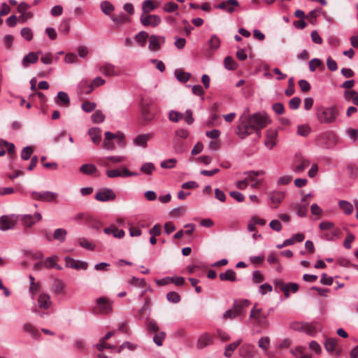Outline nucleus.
I'll list each match as a JSON object with an SVG mask.
<instances>
[{"label":"nucleus","mask_w":358,"mask_h":358,"mask_svg":"<svg viewBox=\"0 0 358 358\" xmlns=\"http://www.w3.org/2000/svg\"><path fill=\"white\" fill-rule=\"evenodd\" d=\"M260 310V309L256 310L255 307H254L251 310L250 317L255 319L258 323L262 324L264 322V319L262 318Z\"/></svg>","instance_id":"obj_48"},{"label":"nucleus","mask_w":358,"mask_h":358,"mask_svg":"<svg viewBox=\"0 0 358 358\" xmlns=\"http://www.w3.org/2000/svg\"><path fill=\"white\" fill-rule=\"evenodd\" d=\"M310 132V127L308 124L298 126L297 134L301 136H307Z\"/></svg>","instance_id":"obj_53"},{"label":"nucleus","mask_w":358,"mask_h":358,"mask_svg":"<svg viewBox=\"0 0 358 358\" xmlns=\"http://www.w3.org/2000/svg\"><path fill=\"white\" fill-rule=\"evenodd\" d=\"M42 54L41 52H30L24 56L22 60V65L24 68H27L29 64H35L38 59V55Z\"/></svg>","instance_id":"obj_19"},{"label":"nucleus","mask_w":358,"mask_h":358,"mask_svg":"<svg viewBox=\"0 0 358 358\" xmlns=\"http://www.w3.org/2000/svg\"><path fill=\"white\" fill-rule=\"evenodd\" d=\"M295 158L299 159V164L293 166L292 170L296 173H302L305 170V169L310 164V161L303 157L300 153L296 154L295 155Z\"/></svg>","instance_id":"obj_15"},{"label":"nucleus","mask_w":358,"mask_h":358,"mask_svg":"<svg viewBox=\"0 0 358 358\" xmlns=\"http://www.w3.org/2000/svg\"><path fill=\"white\" fill-rule=\"evenodd\" d=\"M157 7L155 1L152 0H145L142 3V10L143 13H149Z\"/></svg>","instance_id":"obj_33"},{"label":"nucleus","mask_w":358,"mask_h":358,"mask_svg":"<svg viewBox=\"0 0 358 358\" xmlns=\"http://www.w3.org/2000/svg\"><path fill=\"white\" fill-rule=\"evenodd\" d=\"M18 216L14 214L4 215L0 217V230L8 231L15 228Z\"/></svg>","instance_id":"obj_4"},{"label":"nucleus","mask_w":358,"mask_h":358,"mask_svg":"<svg viewBox=\"0 0 358 358\" xmlns=\"http://www.w3.org/2000/svg\"><path fill=\"white\" fill-rule=\"evenodd\" d=\"M338 207L346 215H351L354 210L352 204L345 200L339 201Z\"/></svg>","instance_id":"obj_27"},{"label":"nucleus","mask_w":358,"mask_h":358,"mask_svg":"<svg viewBox=\"0 0 358 358\" xmlns=\"http://www.w3.org/2000/svg\"><path fill=\"white\" fill-rule=\"evenodd\" d=\"M106 173V176L110 178L117 177L127 178L138 176V173L131 172L126 167H122L121 171L119 169H108Z\"/></svg>","instance_id":"obj_8"},{"label":"nucleus","mask_w":358,"mask_h":358,"mask_svg":"<svg viewBox=\"0 0 358 358\" xmlns=\"http://www.w3.org/2000/svg\"><path fill=\"white\" fill-rule=\"evenodd\" d=\"M148 37V34L145 31H141L135 36V40L139 46L144 47Z\"/></svg>","instance_id":"obj_35"},{"label":"nucleus","mask_w":358,"mask_h":358,"mask_svg":"<svg viewBox=\"0 0 358 358\" xmlns=\"http://www.w3.org/2000/svg\"><path fill=\"white\" fill-rule=\"evenodd\" d=\"M284 197L285 192L283 191H273L270 194V201L275 205L274 207L275 208L280 203Z\"/></svg>","instance_id":"obj_25"},{"label":"nucleus","mask_w":358,"mask_h":358,"mask_svg":"<svg viewBox=\"0 0 358 358\" xmlns=\"http://www.w3.org/2000/svg\"><path fill=\"white\" fill-rule=\"evenodd\" d=\"M183 117L182 113L176 110H171L169 114V120L173 122H178L180 120L182 119Z\"/></svg>","instance_id":"obj_50"},{"label":"nucleus","mask_w":358,"mask_h":358,"mask_svg":"<svg viewBox=\"0 0 358 358\" xmlns=\"http://www.w3.org/2000/svg\"><path fill=\"white\" fill-rule=\"evenodd\" d=\"M154 136L152 133H147L143 134L138 135L133 140V144L135 146L146 148L148 146V142Z\"/></svg>","instance_id":"obj_13"},{"label":"nucleus","mask_w":358,"mask_h":358,"mask_svg":"<svg viewBox=\"0 0 358 358\" xmlns=\"http://www.w3.org/2000/svg\"><path fill=\"white\" fill-rule=\"evenodd\" d=\"M65 265L68 268H71L77 271L86 270L88 267V263L81 260L75 259L71 257L64 258Z\"/></svg>","instance_id":"obj_9"},{"label":"nucleus","mask_w":358,"mask_h":358,"mask_svg":"<svg viewBox=\"0 0 358 358\" xmlns=\"http://www.w3.org/2000/svg\"><path fill=\"white\" fill-rule=\"evenodd\" d=\"M213 337L210 336L208 334L205 333L201 335L199 338L196 343V346L199 349H203L206 347L208 345L212 343Z\"/></svg>","instance_id":"obj_23"},{"label":"nucleus","mask_w":358,"mask_h":358,"mask_svg":"<svg viewBox=\"0 0 358 358\" xmlns=\"http://www.w3.org/2000/svg\"><path fill=\"white\" fill-rule=\"evenodd\" d=\"M176 78L182 83H186L190 78L191 74L182 69H176L174 72Z\"/></svg>","instance_id":"obj_36"},{"label":"nucleus","mask_w":358,"mask_h":358,"mask_svg":"<svg viewBox=\"0 0 358 358\" xmlns=\"http://www.w3.org/2000/svg\"><path fill=\"white\" fill-rule=\"evenodd\" d=\"M70 31V23L69 20H64L59 26V31L64 34H67Z\"/></svg>","instance_id":"obj_59"},{"label":"nucleus","mask_w":358,"mask_h":358,"mask_svg":"<svg viewBox=\"0 0 358 358\" xmlns=\"http://www.w3.org/2000/svg\"><path fill=\"white\" fill-rule=\"evenodd\" d=\"M24 332L29 333L34 338H38L40 333L38 329L30 323H25L22 327Z\"/></svg>","instance_id":"obj_31"},{"label":"nucleus","mask_w":358,"mask_h":358,"mask_svg":"<svg viewBox=\"0 0 358 358\" xmlns=\"http://www.w3.org/2000/svg\"><path fill=\"white\" fill-rule=\"evenodd\" d=\"M105 83V80H103L100 76L96 77L92 82L90 83V90L86 91L87 94L90 93L94 87L103 85Z\"/></svg>","instance_id":"obj_45"},{"label":"nucleus","mask_w":358,"mask_h":358,"mask_svg":"<svg viewBox=\"0 0 358 358\" xmlns=\"http://www.w3.org/2000/svg\"><path fill=\"white\" fill-rule=\"evenodd\" d=\"M155 169V167L152 162H146L141 166V171L147 175H150L152 173Z\"/></svg>","instance_id":"obj_49"},{"label":"nucleus","mask_w":358,"mask_h":358,"mask_svg":"<svg viewBox=\"0 0 358 358\" xmlns=\"http://www.w3.org/2000/svg\"><path fill=\"white\" fill-rule=\"evenodd\" d=\"M67 231L65 229L59 228L55 230L53 238L63 243L66 237Z\"/></svg>","instance_id":"obj_37"},{"label":"nucleus","mask_w":358,"mask_h":358,"mask_svg":"<svg viewBox=\"0 0 358 358\" xmlns=\"http://www.w3.org/2000/svg\"><path fill=\"white\" fill-rule=\"evenodd\" d=\"M290 328L294 331L305 332L314 336L317 333L316 328L310 323L302 322H294L290 324Z\"/></svg>","instance_id":"obj_3"},{"label":"nucleus","mask_w":358,"mask_h":358,"mask_svg":"<svg viewBox=\"0 0 358 358\" xmlns=\"http://www.w3.org/2000/svg\"><path fill=\"white\" fill-rule=\"evenodd\" d=\"M178 8V5L173 2L166 3L163 10L166 13H173Z\"/></svg>","instance_id":"obj_61"},{"label":"nucleus","mask_w":358,"mask_h":358,"mask_svg":"<svg viewBox=\"0 0 358 358\" xmlns=\"http://www.w3.org/2000/svg\"><path fill=\"white\" fill-rule=\"evenodd\" d=\"M219 276L222 281L236 282L237 280L236 273L232 269H228L225 272L220 273Z\"/></svg>","instance_id":"obj_28"},{"label":"nucleus","mask_w":358,"mask_h":358,"mask_svg":"<svg viewBox=\"0 0 358 358\" xmlns=\"http://www.w3.org/2000/svg\"><path fill=\"white\" fill-rule=\"evenodd\" d=\"M341 230L339 228L334 227L329 234L324 235V238L327 241H335L341 238Z\"/></svg>","instance_id":"obj_32"},{"label":"nucleus","mask_w":358,"mask_h":358,"mask_svg":"<svg viewBox=\"0 0 358 358\" xmlns=\"http://www.w3.org/2000/svg\"><path fill=\"white\" fill-rule=\"evenodd\" d=\"M106 116L101 110H96L91 116L93 123H101L105 120Z\"/></svg>","instance_id":"obj_39"},{"label":"nucleus","mask_w":358,"mask_h":358,"mask_svg":"<svg viewBox=\"0 0 358 358\" xmlns=\"http://www.w3.org/2000/svg\"><path fill=\"white\" fill-rule=\"evenodd\" d=\"M57 256L47 257L43 262V265L45 268H52L53 266H55V262H57Z\"/></svg>","instance_id":"obj_60"},{"label":"nucleus","mask_w":358,"mask_h":358,"mask_svg":"<svg viewBox=\"0 0 358 358\" xmlns=\"http://www.w3.org/2000/svg\"><path fill=\"white\" fill-rule=\"evenodd\" d=\"M88 134L92 142L99 144L101 140V130L98 127H92L88 130Z\"/></svg>","instance_id":"obj_26"},{"label":"nucleus","mask_w":358,"mask_h":358,"mask_svg":"<svg viewBox=\"0 0 358 358\" xmlns=\"http://www.w3.org/2000/svg\"><path fill=\"white\" fill-rule=\"evenodd\" d=\"M336 345H337V339L335 338H327L324 342L325 349L328 352H332L335 350Z\"/></svg>","instance_id":"obj_41"},{"label":"nucleus","mask_w":358,"mask_h":358,"mask_svg":"<svg viewBox=\"0 0 358 358\" xmlns=\"http://www.w3.org/2000/svg\"><path fill=\"white\" fill-rule=\"evenodd\" d=\"M250 304V301L248 299H242L239 301H235L234 304V308H235L239 314L242 313L243 308L249 306Z\"/></svg>","instance_id":"obj_38"},{"label":"nucleus","mask_w":358,"mask_h":358,"mask_svg":"<svg viewBox=\"0 0 358 358\" xmlns=\"http://www.w3.org/2000/svg\"><path fill=\"white\" fill-rule=\"evenodd\" d=\"M99 71L105 76L111 77L117 75L115 66L109 62H105L99 69Z\"/></svg>","instance_id":"obj_18"},{"label":"nucleus","mask_w":358,"mask_h":358,"mask_svg":"<svg viewBox=\"0 0 358 358\" xmlns=\"http://www.w3.org/2000/svg\"><path fill=\"white\" fill-rule=\"evenodd\" d=\"M301 104V99L297 96H294L289 101V107L292 110L297 109Z\"/></svg>","instance_id":"obj_64"},{"label":"nucleus","mask_w":358,"mask_h":358,"mask_svg":"<svg viewBox=\"0 0 358 358\" xmlns=\"http://www.w3.org/2000/svg\"><path fill=\"white\" fill-rule=\"evenodd\" d=\"M96 106V105L94 102H90L87 101H84L81 105L82 109L86 113H90L93 111Z\"/></svg>","instance_id":"obj_54"},{"label":"nucleus","mask_w":358,"mask_h":358,"mask_svg":"<svg viewBox=\"0 0 358 358\" xmlns=\"http://www.w3.org/2000/svg\"><path fill=\"white\" fill-rule=\"evenodd\" d=\"M176 163L177 160L176 159L171 158L162 161L160 164V166L162 169H172L176 166Z\"/></svg>","instance_id":"obj_51"},{"label":"nucleus","mask_w":358,"mask_h":358,"mask_svg":"<svg viewBox=\"0 0 358 358\" xmlns=\"http://www.w3.org/2000/svg\"><path fill=\"white\" fill-rule=\"evenodd\" d=\"M65 287L64 282L61 280H58L55 282L52 291L55 294H61L64 292Z\"/></svg>","instance_id":"obj_40"},{"label":"nucleus","mask_w":358,"mask_h":358,"mask_svg":"<svg viewBox=\"0 0 358 358\" xmlns=\"http://www.w3.org/2000/svg\"><path fill=\"white\" fill-rule=\"evenodd\" d=\"M129 282L131 285L138 286L140 287H145V281L143 278L139 279L134 276L130 279Z\"/></svg>","instance_id":"obj_58"},{"label":"nucleus","mask_w":358,"mask_h":358,"mask_svg":"<svg viewBox=\"0 0 358 358\" xmlns=\"http://www.w3.org/2000/svg\"><path fill=\"white\" fill-rule=\"evenodd\" d=\"M100 7L105 15H109L115 10L114 6L108 1H102L100 4Z\"/></svg>","instance_id":"obj_42"},{"label":"nucleus","mask_w":358,"mask_h":358,"mask_svg":"<svg viewBox=\"0 0 358 358\" xmlns=\"http://www.w3.org/2000/svg\"><path fill=\"white\" fill-rule=\"evenodd\" d=\"M338 115V109L336 106L328 107L320 106L317 108L316 116L318 121L322 124L334 123Z\"/></svg>","instance_id":"obj_2"},{"label":"nucleus","mask_w":358,"mask_h":358,"mask_svg":"<svg viewBox=\"0 0 358 358\" xmlns=\"http://www.w3.org/2000/svg\"><path fill=\"white\" fill-rule=\"evenodd\" d=\"M165 42L164 36L151 35L149 40V49L152 51H157Z\"/></svg>","instance_id":"obj_14"},{"label":"nucleus","mask_w":358,"mask_h":358,"mask_svg":"<svg viewBox=\"0 0 358 358\" xmlns=\"http://www.w3.org/2000/svg\"><path fill=\"white\" fill-rule=\"evenodd\" d=\"M18 220L22 222V224L26 228L31 227L36 222L42 220V215L40 213H35L34 215L24 214L20 215Z\"/></svg>","instance_id":"obj_5"},{"label":"nucleus","mask_w":358,"mask_h":358,"mask_svg":"<svg viewBox=\"0 0 358 358\" xmlns=\"http://www.w3.org/2000/svg\"><path fill=\"white\" fill-rule=\"evenodd\" d=\"M167 300L173 303H178L180 301L181 297L178 292H170L166 294Z\"/></svg>","instance_id":"obj_46"},{"label":"nucleus","mask_w":358,"mask_h":358,"mask_svg":"<svg viewBox=\"0 0 358 358\" xmlns=\"http://www.w3.org/2000/svg\"><path fill=\"white\" fill-rule=\"evenodd\" d=\"M266 121V113H257L252 115H247L244 113L239 118L236 134L240 138L244 139L253 133H257L264 127Z\"/></svg>","instance_id":"obj_1"},{"label":"nucleus","mask_w":358,"mask_h":358,"mask_svg":"<svg viewBox=\"0 0 358 358\" xmlns=\"http://www.w3.org/2000/svg\"><path fill=\"white\" fill-rule=\"evenodd\" d=\"M116 198V194L113 189L110 188H104L96 192L95 199L97 201L106 202L113 201Z\"/></svg>","instance_id":"obj_10"},{"label":"nucleus","mask_w":358,"mask_h":358,"mask_svg":"<svg viewBox=\"0 0 358 358\" xmlns=\"http://www.w3.org/2000/svg\"><path fill=\"white\" fill-rule=\"evenodd\" d=\"M166 334L164 331H161L159 334H157L153 337V341L157 346H162L163 344V341L165 338Z\"/></svg>","instance_id":"obj_55"},{"label":"nucleus","mask_w":358,"mask_h":358,"mask_svg":"<svg viewBox=\"0 0 358 358\" xmlns=\"http://www.w3.org/2000/svg\"><path fill=\"white\" fill-rule=\"evenodd\" d=\"M175 135L178 138L185 140L188 138L189 133L187 129L181 128L175 131Z\"/></svg>","instance_id":"obj_57"},{"label":"nucleus","mask_w":358,"mask_h":358,"mask_svg":"<svg viewBox=\"0 0 358 358\" xmlns=\"http://www.w3.org/2000/svg\"><path fill=\"white\" fill-rule=\"evenodd\" d=\"M224 67L228 70H234L236 68V63L231 57L227 56L224 60Z\"/></svg>","instance_id":"obj_52"},{"label":"nucleus","mask_w":358,"mask_h":358,"mask_svg":"<svg viewBox=\"0 0 358 358\" xmlns=\"http://www.w3.org/2000/svg\"><path fill=\"white\" fill-rule=\"evenodd\" d=\"M141 23L143 26L157 27L162 22L159 15H141L140 17Z\"/></svg>","instance_id":"obj_11"},{"label":"nucleus","mask_w":358,"mask_h":358,"mask_svg":"<svg viewBox=\"0 0 358 358\" xmlns=\"http://www.w3.org/2000/svg\"><path fill=\"white\" fill-rule=\"evenodd\" d=\"M80 171L87 175H92L96 171V167L92 164H85L81 166Z\"/></svg>","instance_id":"obj_43"},{"label":"nucleus","mask_w":358,"mask_h":358,"mask_svg":"<svg viewBox=\"0 0 358 358\" xmlns=\"http://www.w3.org/2000/svg\"><path fill=\"white\" fill-rule=\"evenodd\" d=\"M255 355V346L245 343L239 349V355L243 358H250Z\"/></svg>","instance_id":"obj_21"},{"label":"nucleus","mask_w":358,"mask_h":358,"mask_svg":"<svg viewBox=\"0 0 358 358\" xmlns=\"http://www.w3.org/2000/svg\"><path fill=\"white\" fill-rule=\"evenodd\" d=\"M94 310L102 314H108L112 312V303L106 297H99L96 299Z\"/></svg>","instance_id":"obj_7"},{"label":"nucleus","mask_w":358,"mask_h":358,"mask_svg":"<svg viewBox=\"0 0 358 358\" xmlns=\"http://www.w3.org/2000/svg\"><path fill=\"white\" fill-rule=\"evenodd\" d=\"M32 153V148L31 146H27L23 148L21 153V157L23 160H28L30 158Z\"/></svg>","instance_id":"obj_62"},{"label":"nucleus","mask_w":358,"mask_h":358,"mask_svg":"<svg viewBox=\"0 0 358 358\" xmlns=\"http://www.w3.org/2000/svg\"><path fill=\"white\" fill-rule=\"evenodd\" d=\"M110 19L113 22L120 25L124 23H126L129 21V17L124 13H120V15L115 16L112 15Z\"/></svg>","instance_id":"obj_44"},{"label":"nucleus","mask_w":358,"mask_h":358,"mask_svg":"<svg viewBox=\"0 0 358 358\" xmlns=\"http://www.w3.org/2000/svg\"><path fill=\"white\" fill-rule=\"evenodd\" d=\"M105 234L110 235L112 234L113 237L122 238L124 236V231L122 229H118L116 227H106L103 229Z\"/></svg>","instance_id":"obj_30"},{"label":"nucleus","mask_w":358,"mask_h":358,"mask_svg":"<svg viewBox=\"0 0 358 358\" xmlns=\"http://www.w3.org/2000/svg\"><path fill=\"white\" fill-rule=\"evenodd\" d=\"M278 288L284 293L286 298H288L289 296V292L295 293L298 291L299 285L296 283H280L278 285Z\"/></svg>","instance_id":"obj_17"},{"label":"nucleus","mask_w":358,"mask_h":358,"mask_svg":"<svg viewBox=\"0 0 358 358\" xmlns=\"http://www.w3.org/2000/svg\"><path fill=\"white\" fill-rule=\"evenodd\" d=\"M38 304L40 308L48 309L51 305V300L49 294L42 293L38 299Z\"/></svg>","instance_id":"obj_24"},{"label":"nucleus","mask_w":358,"mask_h":358,"mask_svg":"<svg viewBox=\"0 0 358 358\" xmlns=\"http://www.w3.org/2000/svg\"><path fill=\"white\" fill-rule=\"evenodd\" d=\"M8 152L10 155H13L15 152V145L12 143H9L3 139H0V156H3Z\"/></svg>","instance_id":"obj_20"},{"label":"nucleus","mask_w":358,"mask_h":358,"mask_svg":"<svg viewBox=\"0 0 358 358\" xmlns=\"http://www.w3.org/2000/svg\"><path fill=\"white\" fill-rule=\"evenodd\" d=\"M29 7V5L25 2H21L17 6V11L21 14L20 19L22 22H25L33 17L32 13L27 11Z\"/></svg>","instance_id":"obj_16"},{"label":"nucleus","mask_w":358,"mask_h":358,"mask_svg":"<svg viewBox=\"0 0 358 358\" xmlns=\"http://www.w3.org/2000/svg\"><path fill=\"white\" fill-rule=\"evenodd\" d=\"M237 7H239V3L237 0L223 1L216 6V8L228 13H234Z\"/></svg>","instance_id":"obj_12"},{"label":"nucleus","mask_w":358,"mask_h":358,"mask_svg":"<svg viewBox=\"0 0 358 358\" xmlns=\"http://www.w3.org/2000/svg\"><path fill=\"white\" fill-rule=\"evenodd\" d=\"M55 102L59 106L68 107L70 104V99L66 92L61 91L55 97Z\"/></svg>","instance_id":"obj_22"},{"label":"nucleus","mask_w":358,"mask_h":358,"mask_svg":"<svg viewBox=\"0 0 358 358\" xmlns=\"http://www.w3.org/2000/svg\"><path fill=\"white\" fill-rule=\"evenodd\" d=\"M20 35L27 41H30L33 38V32L29 27L22 28L20 31Z\"/></svg>","instance_id":"obj_47"},{"label":"nucleus","mask_w":358,"mask_h":358,"mask_svg":"<svg viewBox=\"0 0 358 358\" xmlns=\"http://www.w3.org/2000/svg\"><path fill=\"white\" fill-rule=\"evenodd\" d=\"M31 196L32 198L35 200L44 202H52L58 197V194L57 192L50 191H33L31 192Z\"/></svg>","instance_id":"obj_6"},{"label":"nucleus","mask_w":358,"mask_h":358,"mask_svg":"<svg viewBox=\"0 0 358 358\" xmlns=\"http://www.w3.org/2000/svg\"><path fill=\"white\" fill-rule=\"evenodd\" d=\"M220 43H221L220 39L215 34L212 35V36L210 37V40L208 42L209 48L212 51H215V50H217L219 48V47L220 46Z\"/></svg>","instance_id":"obj_34"},{"label":"nucleus","mask_w":358,"mask_h":358,"mask_svg":"<svg viewBox=\"0 0 358 358\" xmlns=\"http://www.w3.org/2000/svg\"><path fill=\"white\" fill-rule=\"evenodd\" d=\"M258 346L267 354L268 349V337H262L258 341Z\"/></svg>","instance_id":"obj_56"},{"label":"nucleus","mask_w":358,"mask_h":358,"mask_svg":"<svg viewBox=\"0 0 358 358\" xmlns=\"http://www.w3.org/2000/svg\"><path fill=\"white\" fill-rule=\"evenodd\" d=\"M78 243L81 247L90 250H93L94 248L92 244L90 242H89L85 238H79Z\"/></svg>","instance_id":"obj_63"},{"label":"nucleus","mask_w":358,"mask_h":358,"mask_svg":"<svg viewBox=\"0 0 358 358\" xmlns=\"http://www.w3.org/2000/svg\"><path fill=\"white\" fill-rule=\"evenodd\" d=\"M306 351V348L302 346H298L291 350V352L295 358H310Z\"/></svg>","instance_id":"obj_29"}]
</instances>
